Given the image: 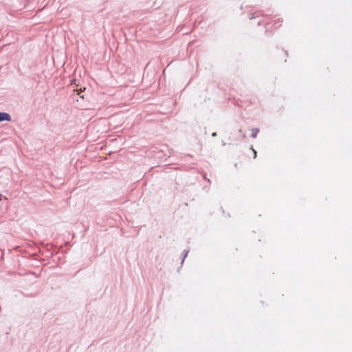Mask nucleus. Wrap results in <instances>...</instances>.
<instances>
[{
    "mask_svg": "<svg viewBox=\"0 0 352 352\" xmlns=\"http://www.w3.org/2000/svg\"><path fill=\"white\" fill-rule=\"evenodd\" d=\"M282 25V21L280 19H278L274 24V30H276L278 29L279 27H280Z\"/></svg>",
    "mask_w": 352,
    "mask_h": 352,
    "instance_id": "2",
    "label": "nucleus"
},
{
    "mask_svg": "<svg viewBox=\"0 0 352 352\" xmlns=\"http://www.w3.org/2000/svg\"><path fill=\"white\" fill-rule=\"evenodd\" d=\"M258 132V129H253L252 130V134H251V136H252V138H256V135H257Z\"/></svg>",
    "mask_w": 352,
    "mask_h": 352,
    "instance_id": "3",
    "label": "nucleus"
},
{
    "mask_svg": "<svg viewBox=\"0 0 352 352\" xmlns=\"http://www.w3.org/2000/svg\"><path fill=\"white\" fill-rule=\"evenodd\" d=\"M252 151L254 152V158H256V151L254 148H252Z\"/></svg>",
    "mask_w": 352,
    "mask_h": 352,
    "instance_id": "4",
    "label": "nucleus"
},
{
    "mask_svg": "<svg viewBox=\"0 0 352 352\" xmlns=\"http://www.w3.org/2000/svg\"><path fill=\"white\" fill-rule=\"evenodd\" d=\"M11 120V116L10 114L5 112H0V122Z\"/></svg>",
    "mask_w": 352,
    "mask_h": 352,
    "instance_id": "1",
    "label": "nucleus"
}]
</instances>
